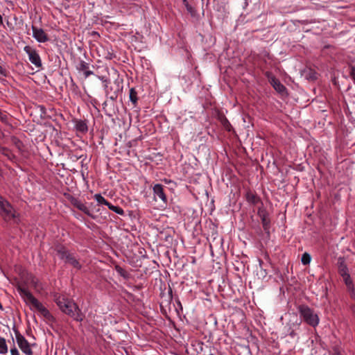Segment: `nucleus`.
Listing matches in <instances>:
<instances>
[{
    "label": "nucleus",
    "mask_w": 355,
    "mask_h": 355,
    "mask_svg": "<svg viewBox=\"0 0 355 355\" xmlns=\"http://www.w3.org/2000/svg\"><path fill=\"white\" fill-rule=\"evenodd\" d=\"M20 294L24 298L26 302L31 306V309L39 311V310L44 306L43 304L26 289L20 288Z\"/></svg>",
    "instance_id": "423d86ee"
},
{
    "label": "nucleus",
    "mask_w": 355,
    "mask_h": 355,
    "mask_svg": "<svg viewBox=\"0 0 355 355\" xmlns=\"http://www.w3.org/2000/svg\"><path fill=\"white\" fill-rule=\"evenodd\" d=\"M263 55L264 57L268 58V59H270V58H270V54H269L267 51H264V52L263 53Z\"/></svg>",
    "instance_id": "473e14b6"
},
{
    "label": "nucleus",
    "mask_w": 355,
    "mask_h": 355,
    "mask_svg": "<svg viewBox=\"0 0 355 355\" xmlns=\"http://www.w3.org/2000/svg\"><path fill=\"white\" fill-rule=\"evenodd\" d=\"M221 123L226 130H227L229 132L231 131L232 128V125L230 124V123L226 118L223 119L221 120Z\"/></svg>",
    "instance_id": "393cba45"
},
{
    "label": "nucleus",
    "mask_w": 355,
    "mask_h": 355,
    "mask_svg": "<svg viewBox=\"0 0 355 355\" xmlns=\"http://www.w3.org/2000/svg\"><path fill=\"white\" fill-rule=\"evenodd\" d=\"M108 208L113 211L114 212L119 214V215H123L124 214V211L122 208H121L119 206H115V205H112L110 202H109L108 205H107Z\"/></svg>",
    "instance_id": "412c9836"
},
{
    "label": "nucleus",
    "mask_w": 355,
    "mask_h": 355,
    "mask_svg": "<svg viewBox=\"0 0 355 355\" xmlns=\"http://www.w3.org/2000/svg\"><path fill=\"white\" fill-rule=\"evenodd\" d=\"M246 200L248 202L252 205L257 204L260 200L259 198L254 193L250 191H248L246 193Z\"/></svg>",
    "instance_id": "4468645a"
},
{
    "label": "nucleus",
    "mask_w": 355,
    "mask_h": 355,
    "mask_svg": "<svg viewBox=\"0 0 355 355\" xmlns=\"http://www.w3.org/2000/svg\"><path fill=\"white\" fill-rule=\"evenodd\" d=\"M311 257L309 253L304 252L302 254L301 261L304 265L309 264L311 262Z\"/></svg>",
    "instance_id": "5701e85b"
},
{
    "label": "nucleus",
    "mask_w": 355,
    "mask_h": 355,
    "mask_svg": "<svg viewBox=\"0 0 355 355\" xmlns=\"http://www.w3.org/2000/svg\"><path fill=\"white\" fill-rule=\"evenodd\" d=\"M341 277H343V281L345 282V283L346 286H347V288L349 289L353 288V284H352V281L351 279L349 273L346 274V275H343Z\"/></svg>",
    "instance_id": "4be33fe9"
},
{
    "label": "nucleus",
    "mask_w": 355,
    "mask_h": 355,
    "mask_svg": "<svg viewBox=\"0 0 355 355\" xmlns=\"http://www.w3.org/2000/svg\"><path fill=\"white\" fill-rule=\"evenodd\" d=\"M349 76L355 83V67L354 66L349 67Z\"/></svg>",
    "instance_id": "bb28decb"
},
{
    "label": "nucleus",
    "mask_w": 355,
    "mask_h": 355,
    "mask_svg": "<svg viewBox=\"0 0 355 355\" xmlns=\"http://www.w3.org/2000/svg\"><path fill=\"white\" fill-rule=\"evenodd\" d=\"M129 98L132 104L135 106L137 103V92L135 88H131L129 92Z\"/></svg>",
    "instance_id": "dca6fc26"
},
{
    "label": "nucleus",
    "mask_w": 355,
    "mask_h": 355,
    "mask_svg": "<svg viewBox=\"0 0 355 355\" xmlns=\"http://www.w3.org/2000/svg\"><path fill=\"white\" fill-rule=\"evenodd\" d=\"M55 250L60 259L66 263L70 264L77 270H80L82 268L81 263L74 254L69 252L66 248L58 245L55 248Z\"/></svg>",
    "instance_id": "7ed1b4c3"
},
{
    "label": "nucleus",
    "mask_w": 355,
    "mask_h": 355,
    "mask_svg": "<svg viewBox=\"0 0 355 355\" xmlns=\"http://www.w3.org/2000/svg\"><path fill=\"white\" fill-rule=\"evenodd\" d=\"M55 302L60 309L65 314H67L77 321H82L83 320L81 311L74 302L62 297H57Z\"/></svg>",
    "instance_id": "f257e3e1"
},
{
    "label": "nucleus",
    "mask_w": 355,
    "mask_h": 355,
    "mask_svg": "<svg viewBox=\"0 0 355 355\" xmlns=\"http://www.w3.org/2000/svg\"><path fill=\"white\" fill-rule=\"evenodd\" d=\"M76 129L80 132H86L88 130L87 125L85 121H78L76 123Z\"/></svg>",
    "instance_id": "2eb2a0df"
},
{
    "label": "nucleus",
    "mask_w": 355,
    "mask_h": 355,
    "mask_svg": "<svg viewBox=\"0 0 355 355\" xmlns=\"http://www.w3.org/2000/svg\"><path fill=\"white\" fill-rule=\"evenodd\" d=\"M8 352V346L6 344V339L0 337V354H5Z\"/></svg>",
    "instance_id": "aec40b11"
},
{
    "label": "nucleus",
    "mask_w": 355,
    "mask_h": 355,
    "mask_svg": "<svg viewBox=\"0 0 355 355\" xmlns=\"http://www.w3.org/2000/svg\"><path fill=\"white\" fill-rule=\"evenodd\" d=\"M2 24H3V19H2L1 15H0V25H2Z\"/></svg>",
    "instance_id": "e433bc0d"
},
{
    "label": "nucleus",
    "mask_w": 355,
    "mask_h": 355,
    "mask_svg": "<svg viewBox=\"0 0 355 355\" xmlns=\"http://www.w3.org/2000/svg\"><path fill=\"white\" fill-rule=\"evenodd\" d=\"M2 153H3V154L6 155V156H8V150L7 148H3Z\"/></svg>",
    "instance_id": "72a5a7b5"
},
{
    "label": "nucleus",
    "mask_w": 355,
    "mask_h": 355,
    "mask_svg": "<svg viewBox=\"0 0 355 355\" xmlns=\"http://www.w3.org/2000/svg\"><path fill=\"white\" fill-rule=\"evenodd\" d=\"M114 57V55L113 53L107 52V55L105 56V58L107 60H112Z\"/></svg>",
    "instance_id": "7c9ffc66"
},
{
    "label": "nucleus",
    "mask_w": 355,
    "mask_h": 355,
    "mask_svg": "<svg viewBox=\"0 0 355 355\" xmlns=\"http://www.w3.org/2000/svg\"><path fill=\"white\" fill-rule=\"evenodd\" d=\"M0 73L5 75L3 69L0 67Z\"/></svg>",
    "instance_id": "f704fd0d"
},
{
    "label": "nucleus",
    "mask_w": 355,
    "mask_h": 355,
    "mask_svg": "<svg viewBox=\"0 0 355 355\" xmlns=\"http://www.w3.org/2000/svg\"><path fill=\"white\" fill-rule=\"evenodd\" d=\"M38 312L48 320H51L53 318L49 310L44 306H42Z\"/></svg>",
    "instance_id": "6ab92c4d"
},
{
    "label": "nucleus",
    "mask_w": 355,
    "mask_h": 355,
    "mask_svg": "<svg viewBox=\"0 0 355 355\" xmlns=\"http://www.w3.org/2000/svg\"><path fill=\"white\" fill-rule=\"evenodd\" d=\"M352 312H353L354 315H355V306H354L352 308Z\"/></svg>",
    "instance_id": "4c0bfd02"
},
{
    "label": "nucleus",
    "mask_w": 355,
    "mask_h": 355,
    "mask_svg": "<svg viewBox=\"0 0 355 355\" xmlns=\"http://www.w3.org/2000/svg\"><path fill=\"white\" fill-rule=\"evenodd\" d=\"M153 190L154 197L155 199H156V198H158L164 203H166L167 202V198L164 191V186L162 184H155L153 188Z\"/></svg>",
    "instance_id": "9d476101"
},
{
    "label": "nucleus",
    "mask_w": 355,
    "mask_h": 355,
    "mask_svg": "<svg viewBox=\"0 0 355 355\" xmlns=\"http://www.w3.org/2000/svg\"><path fill=\"white\" fill-rule=\"evenodd\" d=\"M94 198L99 205H105L107 206L109 204V202L100 193L95 194L94 196Z\"/></svg>",
    "instance_id": "f3484780"
},
{
    "label": "nucleus",
    "mask_w": 355,
    "mask_h": 355,
    "mask_svg": "<svg viewBox=\"0 0 355 355\" xmlns=\"http://www.w3.org/2000/svg\"><path fill=\"white\" fill-rule=\"evenodd\" d=\"M38 312L48 320H51L53 318L49 310L44 306H42Z\"/></svg>",
    "instance_id": "a211bd4d"
},
{
    "label": "nucleus",
    "mask_w": 355,
    "mask_h": 355,
    "mask_svg": "<svg viewBox=\"0 0 355 355\" xmlns=\"http://www.w3.org/2000/svg\"><path fill=\"white\" fill-rule=\"evenodd\" d=\"M300 318L309 325L315 327L318 325L320 318L318 314L307 305L302 304L297 307Z\"/></svg>",
    "instance_id": "f03ea898"
},
{
    "label": "nucleus",
    "mask_w": 355,
    "mask_h": 355,
    "mask_svg": "<svg viewBox=\"0 0 355 355\" xmlns=\"http://www.w3.org/2000/svg\"><path fill=\"white\" fill-rule=\"evenodd\" d=\"M0 216L5 221L16 220L17 215L10 203L0 196Z\"/></svg>",
    "instance_id": "20e7f679"
},
{
    "label": "nucleus",
    "mask_w": 355,
    "mask_h": 355,
    "mask_svg": "<svg viewBox=\"0 0 355 355\" xmlns=\"http://www.w3.org/2000/svg\"><path fill=\"white\" fill-rule=\"evenodd\" d=\"M270 83L272 85L273 88L279 93H284L286 90V87H284V85H282L280 83V81L277 78L272 79Z\"/></svg>",
    "instance_id": "ddd939ff"
},
{
    "label": "nucleus",
    "mask_w": 355,
    "mask_h": 355,
    "mask_svg": "<svg viewBox=\"0 0 355 355\" xmlns=\"http://www.w3.org/2000/svg\"><path fill=\"white\" fill-rule=\"evenodd\" d=\"M78 69L82 71H86L87 69H89V64L81 60L78 64Z\"/></svg>",
    "instance_id": "b1692460"
},
{
    "label": "nucleus",
    "mask_w": 355,
    "mask_h": 355,
    "mask_svg": "<svg viewBox=\"0 0 355 355\" xmlns=\"http://www.w3.org/2000/svg\"><path fill=\"white\" fill-rule=\"evenodd\" d=\"M258 215L261 219L263 230L268 232L270 228V219L268 218V214L264 209H259Z\"/></svg>",
    "instance_id": "9b49d317"
},
{
    "label": "nucleus",
    "mask_w": 355,
    "mask_h": 355,
    "mask_svg": "<svg viewBox=\"0 0 355 355\" xmlns=\"http://www.w3.org/2000/svg\"><path fill=\"white\" fill-rule=\"evenodd\" d=\"M0 120L8 124V116L6 112H3L0 110Z\"/></svg>",
    "instance_id": "a878e982"
},
{
    "label": "nucleus",
    "mask_w": 355,
    "mask_h": 355,
    "mask_svg": "<svg viewBox=\"0 0 355 355\" xmlns=\"http://www.w3.org/2000/svg\"><path fill=\"white\" fill-rule=\"evenodd\" d=\"M265 76L268 78L269 83L271 82L272 79L276 78L270 71H266Z\"/></svg>",
    "instance_id": "c85d7f7f"
},
{
    "label": "nucleus",
    "mask_w": 355,
    "mask_h": 355,
    "mask_svg": "<svg viewBox=\"0 0 355 355\" xmlns=\"http://www.w3.org/2000/svg\"><path fill=\"white\" fill-rule=\"evenodd\" d=\"M10 355H20V354L18 349L14 347L10 349Z\"/></svg>",
    "instance_id": "c756f323"
},
{
    "label": "nucleus",
    "mask_w": 355,
    "mask_h": 355,
    "mask_svg": "<svg viewBox=\"0 0 355 355\" xmlns=\"http://www.w3.org/2000/svg\"><path fill=\"white\" fill-rule=\"evenodd\" d=\"M295 331H292L290 333V336H291V337H294V336H295Z\"/></svg>",
    "instance_id": "c9c22d12"
},
{
    "label": "nucleus",
    "mask_w": 355,
    "mask_h": 355,
    "mask_svg": "<svg viewBox=\"0 0 355 355\" xmlns=\"http://www.w3.org/2000/svg\"><path fill=\"white\" fill-rule=\"evenodd\" d=\"M92 74H93V71H89V69H87L86 71H84V75H85V78L89 77Z\"/></svg>",
    "instance_id": "2f4dec72"
},
{
    "label": "nucleus",
    "mask_w": 355,
    "mask_h": 355,
    "mask_svg": "<svg viewBox=\"0 0 355 355\" xmlns=\"http://www.w3.org/2000/svg\"><path fill=\"white\" fill-rule=\"evenodd\" d=\"M0 309H1V310H3V306H2V305H1V303H0Z\"/></svg>",
    "instance_id": "58836bf2"
},
{
    "label": "nucleus",
    "mask_w": 355,
    "mask_h": 355,
    "mask_svg": "<svg viewBox=\"0 0 355 355\" xmlns=\"http://www.w3.org/2000/svg\"><path fill=\"white\" fill-rule=\"evenodd\" d=\"M33 37L40 43H44L49 41L48 35L44 32L42 28H37L32 26Z\"/></svg>",
    "instance_id": "1a4fd4ad"
},
{
    "label": "nucleus",
    "mask_w": 355,
    "mask_h": 355,
    "mask_svg": "<svg viewBox=\"0 0 355 355\" xmlns=\"http://www.w3.org/2000/svg\"><path fill=\"white\" fill-rule=\"evenodd\" d=\"M338 273L340 276L346 275V274L349 273L348 268L345 263V258L343 257H340L338 259Z\"/></svg>",
    "instance_id": "f8f14e48"
},
{
    "label": "nucleus",
    "mask_w": 355,
    "mask_h": 355,
    "mask_svg": "<svg viewBox=\"0 0 355 355\" xmlns=\"http://www.w3.org/2000/svg\"><path fill=\"white\" fill-rule=\"evenodd\" d=\"M24 51L28 54L29 61L37 67H42V60L37 51L30 46H26Z\"/></svg>",
    "instance_id": "0eeeda50"
},
{
    "label": "nucleus",
    "mask_w": 355,
    "mask_h": 355,
    "mask_svg": "<svg viewBox=\"0 0 355 355\" xmlns=\"http://www.w3.org/2000/svg\"><path fill=\"white\" fill-rule=\"evenodd\" d=\"M115 98H116V96H115L114 97H111L112 99H114Z\"/></svg>",
    "instance_id": "a19ab883"
},
{
    "label": "nucleus",
    "mask_w": 355,
    "mask_h": 355,
    "mask_svg": "<svg viewBox=\"0 0 355 355\" xmlns=\"http://www.w3.org/2000/svg\"><path fill=\"white\" fill-rule=\"evenodd\" d=\"M15 334L16 342L18 347L25 355H33L31 347L34 345L30 344L25 337L21 335L18 330L14 329Z\"/></svg>",
    "instance_id": "39448f33"
},
{
    "label": "nucleus",
    "mask_w": 355,
    "mask_h": 355,
    "mask_svg": "<svg viewBox=\"0 0 355 355\" xmlns=\"http://www.w3.org/2000/svg\"><path fill=\"white\" fill-rule=\"evenodd\" d=\"M187 9H188V10L191 11V7H187Z\"/></svg>",
    "instance_id": "ea45409f"
},
{
    "label": "nucleus",
    "mask_w": 355,
    "mask_h": 355,
    "mask_svg": "<svg viewBox=\"0 0 355 355\" xmlns=\"http://www.w3.org/2000/svg\"><path fill=\"white\" fill-rule=\"evenodd\" d=\"M70 202L71 204L74 206L75 207H76L78 209H79L80 211H83L84 214H85L86 215H87L88 216L92 218H94V216H93V214L91 213L90 210L89 209V208L85 205V204H84L83 202H82L80 200H79L78 198H76L74 197H71L70 199Z\"/></svg>",
    "instance_id": "6e6552de"
},
{
    "label": "nucleus",
    "mask_w": 355,
    "mask_h": 355,
    "mask_svg": "<svg viewBox=\"0 0 355 355\" xmlns=\"http://www.w3.org/2000/svg\"><path fill=\"white\" fill-rule=\"evenodd\" d=\"M116 270L117 271V272H119L122 277H127V273L121 267L119 266H116Z\"/></svg>",
    "instance_id": "cd10ccee"
}]
</instances>
